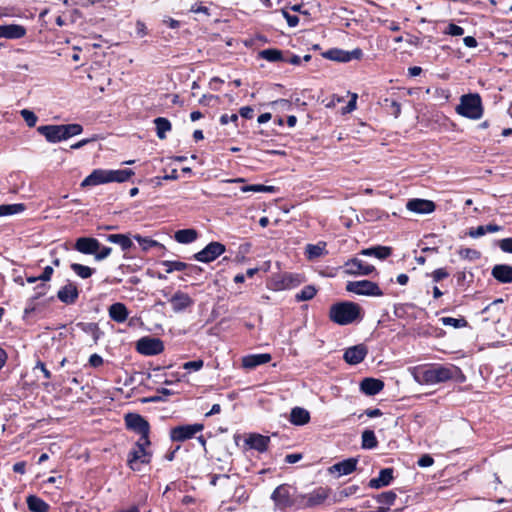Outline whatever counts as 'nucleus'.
<instances>
[{
	"label": "nucleus",
	"instance_id": "1",
	"mask_svg": "<svg viewBox=\"0 0 512 512\" xmlns=\"http://www.w3.org/2000/svg\"><path fill=\"white\" fill-rule=\"evenodd\" d=\"M459 378L464 379L462 371L453 364H435L424 369H419L414 373L416 382L427 385H435Z\"/></svg>",
	"mask_w": 512,
	"mask_h": 512
},
{
	"label": "nucleus",
	"instance_id": "2",
	"mask_svg": "<svg viewBox=\"0 0 512 512\" xmlns=\"http://www.w3.org/2000/svg\"><path fill=\"white\" fill-rule=\"evenodd\" d=\"M39 134L45 137L49 143H58L67 140L73 136L79 135L83 131L80 124H60V125H42L37 127Z\"/></svg>",
	"mask_w": 512,
	"mask_h": 512
},
{
	"label": "nucleus",
	"instance_id": "3",
	"mask_svg": "<svg viewBox=\"0 0 512 512\" xmlns=\"http://www.w3.org/2000/svg\"><path fill=\"white\" fill-rule=\"evenodd\" d=\"M329 318L338 325H348L361 318V307L354 302H339L329 310Z\"/></svg>",
	"mask_w": 512,
	"mask_h": 512
},
{
	"label": "nucleus",
	"instance_id": "4",
	"mask_svg": "<svg viewBox=\"0 0 512 512\" xmlns=\"http://www.w3.org/2000/svg\"><path fill=\"white\" fill-rule=\"evenodd\" d=\"M150 444L151 442L149 437H139L128 454L127 463L132 470L140 471L142 465L150 463L152 454L147 450Z\"/></svg>",
	"mask_w": 512,
	"mask_h": 512
},
{
	"label": "nucleus",
	"instance_id": "5",
	"mask_svg": "<svg viewBox=\"0 0 512 512\" xmlns=\"http://www.w3.org/2000/svg\"><path fill=\"white\" fill-rule=\"evenodd\" d=\"M456 112L466 118L477 120L483 115L482 100L479 94L470 93L462 95Z\"/></svg>",
	"mask_w": 512,
	"mask_h": 512
},
{
	"label": "nucleus",
	"instance_id": "6",
	"mask_svg": "<svg viewBox=\"0 0 512 512\" xmlns=\"http://www.w3.org/2000/svg\"><path fill=\"white\" fill-rule=\"evenodd\" d=\"M346 290L351 293L365 296H382L383 291L377 283L369 280L349 281Z\"/></svg>",
	"mask_w": 512,
	"mask_h": 512
},
{
	"label": "nucleus",
	"instance_id": "7",
	"mask_svg": "<svg viewBox=\"0 0 512 512\" xmlns=\"http://www.w3.org/2000/svg\"><path fill=\"white\" fill-rule=\"evenodd\" d=\"M204 429L203 424H186L179 425L170 430V438L175 442H183L193 438L198 432Z\"/></svg>",
	"mask_w": 512,
	"mask_h": 512
},
{
	"label": "nucleus",
	"instance_id": "8",
	"mask_svg": "<svg viewBox=\"0 0 512 512\" xmlns=\"http://www.w3.org/2000/svg\"><path fill=\"white\" fill-rule=\"evenodd\" d=\"M343 268L345 274L352 276H367L375 270L373 265H370L357 257L347 260L344 263Z\"/></svg>",
	"mask_w": 512,
	"mask_h": 512
},
{
	"label": "nucleus",
	"instance_id": "9",
	"mask_svg": "<svg viewBox=\"0 0 512 512\" xmlns=\"http://www.w3.org/2000/svg\"><path fill=\"white\" fill-rule=\"evenodd\" d=\"M225 246L220 242H210L201 251L194 254L193 258L203 263H210L225 252Z\"/></svg>",
	"mask_w": 512,
	"mask_h": 512
},
{
	"label": "nucleus",
	"instance_id": "10",
	"mask_svg": "<svg viewBox=\"0 0 512 512\" xmlns=\"http://www.w3.org/2000/svg\"><path fill=\"white\" fill-rule=\"evenodd\" d=\"M136 349L143 355H157L164 350V344L159 338L143 337L137 341Z\"/></svg>",
	"mask_w": 512,
	"mask_h": 512
},
{
	"label": "nucleus",
	"instance_id": "11",
	"mask_svg": "<svg viewBox=\"0 0 512 512\" xmlns=\"http://www.w3.org/2000/svg\"><path fill=\"white\" fill-rule=\"evenodd\" d=\"M125 424L128 429L137 432L140 437H149V423L141 415L128 413L125 416Z\"/></svg>",
	"mask_w": 512,
	"mask_h": 512
},
{
	"label": "nucleus",
	"instance_id": "12",
	"mask_svg": "<svg viewBox=\"0 0 512 512\" xmlns=\"http://www.w3.org/2000/svg\"><path fill=\"white\" fill-rule=\"evenodd\" d=\"M291 490L292 488L289 485L282 484L273 491L271 498L278 509L284 510L292 505Z\"/></svg>",
	"mask_w": 512,
	"mask_h": 512
},
{
	"label": "nucleus",
	"instance_id": "13",
	"mask_svg": "<svg viewBox=\"0 0 512 512\" xmlns=\"http://www.w3.org/2000/svg\"><path fill=\"white\" fill-rule=\"evenodd\" d=\"M329 489L318 487L309 494L303 496V508H316L328 498Z\"/></svg>",
	"mask_w": 512,
	"mask_h": 512
},
{
	"label": "nucleus",
	"instance_id": "14",
	"mask_svg": "<svg viewBox=\"0 0 512 512\" xmlns=\"http://www.w3.org/2000/svg\"><path fill=\"white\" fill-rule=\"evenodd\" d=\"M109 175L108 169H95L81 182L80 185L84 188L111 183Z\"/></svg>",
	"mask_w": 512,
	"mask_h": 512
},
{
	"label": "nucleus",
	"instance_id": "15",
	"mask_svg": "<svg viewBox=\"0 0 512 512\" xmlns=\"http://www.w3.org/2000/svg\"><path fill=\"white\" fill-rule=\"evenodd\" d=\"M406 208L416 214H430L435 211L436 205L431 200L414 198L407 202Z\"/></svg>",
	"mask_w": 512,
	"mask_h": 512
},
{
	"label": "nucleus",
	"instance_id": "16",
	"mask_svg": "<svg viewBox=\"0 0 512 512\" xmlns=\"http://www.w3.org/2000/svg\"><path fill=\"white\" fill-rule=\"evenodd\" d=\"M368 353V349L364 344H358L345 350L343 358L350 365L361 363Z\"/></svg>",
	"mask_w": 512,
	"mask_h": 512
},
{
	"label": "nucleus",
	"instance_id": "17",
	"mask_svg": "<svg viewBox=\"0 0 512 512\" xmlns=\"http://www.w3.org/2000/svg\"><path fill=\"white\" fill-rule=\"evenodd\" d=\"M75 250L86 255H95L100 249V242L92 237H80L74 245Z\"/></svg>",
	"mask_w": 512,
	"mask_h": 512
},
{
	"label": "nucleus",
	"instance_id": "18",
	"mask_svg": "<svg viewBox=\"0 0 512 512\" xmlns=\"http://www.w3.org/2000/svg\"><path fill=\"white\" fill-rule=\"evenodd\" d=\"M169 302L172 305V309L174 312L179 313L189 308L194 304L193 299L185 292L177 291L171 298Z\"/></svg>",
	"mask_w": 512,
	"mask_h": 512
},
{
	"label": "nucleus",
	"instance_id": "19",
	"mask_svg": "<svg viewBox=\"0 0 512 512\" xmlns=\"http://www.w3.org/2000/svg\"><path fill=\"white\" fill-rule=\"evenodd\" d=\"M79 296V291L76 284L68 282L61 287L57 293L58 299L65 304H73Z\"/></svg>",
	"mask_w": 512,
	"mask_h": 512
},
{
	"label": "nucleus",
	"instance_id": "20",
	"mask_svg": "<svg viewBox=\"0 0 512 512\" xmlns=\"http://www.w3.org/2000/svg\"><path fill=\"white\" fill-rule=\"evenodd\" d=\"M357 462L358 461L356 458H348L338 463H335L334 465L329 467L328 471L331 474L337 473L338 476L348 475L355 471Z\"/></svg>",
	"mask_w": 512,
	"mask_h": 512
},
{
	"label": "nucleus",
	"instance_id": "21",
	"mask_svg": "<svg viewBox=\"0 0 512 512\" xmlns=\"http://www.w3.org/2000/svg\"><path fill=\"white\" fill-rule=\"evenodd\" d=\"M26 35V28L18 24L0 25V38L20 39Z\"/></svg>",
	"mask_w": 512,
	"mask_h": 512
},
{
	"label": "nucleus",
	"instance_id": "22",
	"mask_svg": "<svg viewBox=\"0 0 512 512\" xmlns=\"http://www.w3.org/2000/svg\"><path fill=\"white\" fill-rule=\"evenodd\" d=\"M384 388V383L375 378H365L360 383V389L369 396L378 394Z\"/></svg>",
	"mask_w": 512,
	"mask_h": 512
},
{
	"label": "nucleus",
	"instance_id": "23",
	"mask_svg": "<svg viewBox=\"0 0 512 512\" xmlns=\"http://www.w3.org/2000/svg\"><path fill=\"white\" fill-rule=\"evenodd\" d=\"M393 480V469L384 468L380 470L378 477L373 478L369 482L371 488L379 489L388 486Z\"/></svg>",
	"mask_w": 512,
	"mask_h": 512
},
{
	"label": "nucleus",
	"instance_id": "24",
	"mask_svg": "<svg viewBox=\"0 0 512 512\" xmlns=\"http://www.w3.org/2000/svg\"><path fill=\"white\" fill-rule=\"evenodd\" d=\"M108 314L109 317L117 323L125 322L129 315L127 307L120 302L110 305L108 308Z\"/></svg>",
	"mask_w": 512,
	"mask_h": 512
},
{
	"label": "nucleus",
	"instance_id": "25",
	"mask_svg": "<svg viewBox=\"0 0 512 512\" xmlns=\"http://www.w3.org/2000/svg\"><path fill=\"white\" fill-rule=\"evenodd\" d=\"M492 276L501 283H512V266L507 264L495 265Z\"/></svg>",
	"mask_w": 512,
	"mask_h": 512
},
{
	"label": "nucleus",
	"instance_id": "26",
	"mask_svg": "<svg viewBox=\"0 0 512 512\" xmlns=\"http://www.w3.org/2000/svg\"><path fill=\"white\" fill-rule=\"evenodd\" d=\"M245 441L250 448L264 452L268 448L270 438L261 434H250Z\"/></svg>",
	"mask_w": 512,
	"mask_h": 512
},
{
	"label": "nucleus",
	"instance_id": "27",
	"mask_svg": "<svg viewBox=\"0 0 512 512\" xmlns=\"http://www.w3.org/2000/svg\"><path fill=\"white\" fill-rule=\"evenodd\" d=\"M271 360V355L268 353L263 354H252L245 356L242 359V365L244 368L253 369L259 365L268 363Z\"/></svg>",
	"mask_w": 512,
	"mask_h": 512
},
{
	"label": "nucleus",
	"instance_id": "28",
	"mask_svg": "<svg viewBox=\"0 0 512 512\" xmlns=\"http://www.w3.org/2000/svg\"><path fill=\"white\" fill-rule=\"evenodd\" d=\"M310 421V413L302 407H294L290 412V422L294 425H305Z\"/></svg>",
	"mask_w": 512,
	"mask_h": 512
},
{
	"label": "nucleus",
	"instance_id": "29",
	"mask_svg": "<svg viewBox=\"0 0 512 512\" xmlns=\"http://www.w3.org/2000/svg\"><path fill=\"white\" fill-rule=\"evenodd\" d=\"M392 253V249L387 246H375L371 248H366L360 251V255L364 256H374L378 259H386Z\"/></svg>",
	"mask_w": 512,
	"mask_h": 512
},
{
	"label": "nucleus",
	"instance_id": "30",
	"mask_svg": "<svg viewBox=\"0 0 512 512\" xmlns=\"http://www.w3.org/2000/svg\"><path fill=\"white\" fill-rule=\"evenodd\" d=\"M198 238V232L195 229H181L175 232L174 239L181 244H190Z\"/></svg>",
	"mask_w": 512,
	"mask_h": 512
},
{
	"label": "nucleus",
	"instance_id": "31",
	"mask_svg": "<svg viewBox=\"0 0 512 512\" xmlns=\"http://www.w3.org/2000/svg\"><path fill=\"white\" fill-rule=\"evenodd\" d=\"M26 503L30 512H47L49 510V505L35 495H29Z\"/></svg>",
	"mask_w": 512,
	"mask_h": 512
},
{
	"label": "nucleus",
	"instance_id": "32",
	"mask_svg": "<svg viewBox=\"0 0 512 512\" xmlns=\"http://www.w3.org/2000/svg\"><path fill=\"white\" fill-rule=\"evenodd\" d=\"M305 252L307 258L310 260L319 258L328 253L326 250L325 242H318L317 244H308L306 246Z\"/></svg>",
	"mask_w": 512,
	"mask_h": 512
},
{
	"label": "nucleus",
	"instance_id": "33",
	"mask_svg": "<svg viewBox=\"0 0 512 512\" xmlns=\"http://www.w3.org/2000/svg\"><path fill=\"white\" fill-rule=\"evenodd\" d=\"M107 241L118 244L123 251H128L133 246L132 240L125 234H110L107 236Z\"/></svg>",
	"mask_w": 512,
	"mask_h": 512
},
{
	"label": "nucleus",
	"instance_id": "34",
	"mask_svg": "<svg viewBox=\"0 0 512 512\" xmlns=\"http://www.w3.org/2000/svg\"><path fill=\"white\" fill-rule=\"evenodd\" d=\"M154 124L156 126L157 137L161 140L166 139V133L172 128L170 121L167 118L158 117L154 119Z\"/></svg>",
	"mask_w": 512,
	"mask_h": 512
},
{
	"label": "nucleus",
	"instance_id": "35",
	"mask_svg": "<svg viewBox=\"0 0 512 512\" xmlns=\"http://www.w3.org/2000/svg\"><path fill=\"white\" fill-rule=\"evenodd\" d=\"M109 174V177L111 178V183H123L129 180L130 177L134 175V171L131 169L109 170Z\"/></svg>",
	"mask_w": 512,
	"mask_h": 512
},
{
	"label": "nucleus",
	"instance_id": "36",
	"mask_svg": "<svg viewBox=\"0 0 512 512\" xmlns=\"http://www.w3.org/2000/svg\"><path fill=\"white\" fill-rule=\"evenodd\" d=\"M323 56L329 60L337 61V62H349V56L347 51L342 49H330L326 51Z\"/></svg>",
	"mask_w": 512,
	"mask_h": 512
},
{
	"label": "nucleus",
	"instance_id": "37",
	"mask_svg": "<svg viewBox=\"0 0 512 512\" xmlns=\"http://www.w3.org/2000/svg\"><path fill=\"white\" fill-rule=\"evenodd\" d=\"M77 327H79L83 332L91 335L95 343L99 340L102 334L96 323H78Z\"/></svg>",
	"mask_w": 512,
	"mask_h": 512
},
{
	"label": "nucleus",
	"instance_id": "38",
	"mask_svg": "<svg viewBox=\"0 0 512 512\" xmlns=\"http://www.w3.org/2000/svg\"><path fill=\"white\" fill-rule=\"evenodd\" d=\"M241 191L246 192H255V193H274L276 191V187L267 186L263 184H252L245 185L241 187Z\"/></svg>",
	"mask_w": 512,
	"mask_h": 512
},
{
	"label": "nucleus",
	"instance_id": "39",
	"mask_svg": "<svg viewBox=\"0 0 512 512\" xmlns=\"http://www.w3.org/2000/svg\"><path fill=\"white\" fill-rule=\"evenodd\" d=\"M362 447L365 449H374L378 445L375 433L372 430L362 432Z\"/></svg>",
	"mask_w": 512,
	"mask_h": 512
},
{
	"label": "nucleus",
	"instance_id": "40",
	"mask_svg": "<svg viewBox=\"0 0 512 512\" xmlns=\"http://www.w3.org/2000/svg\"><path fill=\"white\" fill-rule=\"evenodd\" d=\"M259 56L269 62L283 61L282 52L278 49H265L259 52Z\"/></svg>",
	"mask_w": 512,
	"mask_h": 512
},
{
	"label": "nucleus",
	"instance_id": "41",
	"mask_svg": "<svg viewBox=\"0 0 512 512\" xmlns=\"http://www.w3.org/2000/svg\"><path fill=\"white\" fill-rule=\"evenodd\" d=\"M70 267L73 270V272L82 279H87L91 277L94 273L93 268H90L89 266H85L82 264L72 263Z\"/></svg>",
	"mask_w": 512,
	"mask_h": 512
},
{
	"label": "nucleus",
	"instance_id": "42",
	"mask_svg": "<svg viewBox=\"0 0 512 512\" xmlns=\"http://www.w3.org/2000/svg\"><path fill=\"white\" fill-rule=\"evenodd\" d=\"M162 266L165 267V271L167 273H172L174 271H184L187 268V263L181 261H162Z\"/></svg>",
	"mask_w": 512,
	"mask_h": 512
},
{
	"label": "nucleus",
	"instance_id": "43",
	"mask_svg": "<svg viewBox=\"0 0 512 512\" xmlns=\"http://www.w3.org/2000/svg\"><path fill=\"white\" fill-rule=\"evenodd\" d=\"M316 288L312 285L305 286L299 293L296 294L295 298L298 302L311 300L316 295Z\"/></svg>",
	"mask_w": 512,
	"mask_h": 512
},
{
	"label": "nucleus",
	"instance_id": "44",
	"mask_svg": "<svg viewBox=\"0 0 512 512\" xmlns=\"http://www.w3.org/2000/svg\"><path fill=\"white\" fill-rule=\"evenodd\" d=\"M23 204L0 205V216L13 215L24 211Z\"/></svg>",
	"mask_w": 512,
	"mask_h": 512
},
{
	"label": "nucleus",
	"instance_id": "45",
	"mask_svg": "<svg viewBox=\"0 0 512 512\" xmlns=\"http://www.w3.org/2000/svg\"><path fill=\"white\" fill-rule=\"evenodd\" d=\"M382 105L397 118L401 113V105L396 100L385 98L383 99Z\"/></svg>",
	"mask_w": 512,
	"mask_h": 512
},
{
	"label": "nucleus",
	"instance_id": "46",
	"mask_svg": "<svg viewBox=\"0 0 512 512\" xmlns=\"http://www.w3.org/2000/svg\"><path fill=\"white\" fill-rule=\"evenodd\" d=\"M134 239L140 244L143 250L147 251L152 247L161 246V244L148 237H142L140 235H134Z\"/></svg>",
	"mask_w": 512,
	"mask_h": 512
},
{
	"label": "nucleus",
	"instance_id": "47",
	"mask_svg": "<svg viewBox=\"0 0 512 512\" xmlns=\"http://www.w3.org/2000/svg\"><path fill=\"white\" fill-rule=\"evenodd\" d=\"M441 322L445 326H452L454 328H462L467 325V321L464 318L443 317Z\"/></svg>",
	"mask_w": 512,
	"mask_h": 512
},
{
	"label": "nucleus",
	"instance_id": "48",
	"mask_svg": "<svg viewBox=\"0 0 512 512\" xmlns=\"http://www.w3.org/2000/svg\"><path fill=\"white\" fill-rule=\"evenodd\" d=\"M459 256L463 259H468V260H477L480 258L481 254L479 251L475 250V249H471V248H461L459 250Z\"/></svg>",
	"mask_w": 512,
	"mask_h": 512
},
{
	"label": "nucleus",
	"instance_id": "49",
	"mask_svg": "<svg viewBox=\"0 0 512 512\" xmlns=\"http://www.w3.org/2000/svg\"><path fill=\"white\" fill-rule=\"evenodd\" d=\"M21 116L25 120L28 127H34L36 125V122L38 120V117L36 114L28 109H22L20 111Z\"/></svg>",
	"mask_w": 512,
	"mask_h": 512
},
{
	"label": "nucleus",
	"instance_id": "50",
	"mask_svg": "<svg viewBox=\"0 0 512 512\" xmlns=\"http://www.w3.org/2000/svg\"><path fill=\"white\" fill-rule=\"evenodd\" d=\"M112 252L111 247L101 246L100 249L95 253L94 258L96 261H102L106 259Z\"/></svg>",
	"mask_w": 512,
	"mask_h": 512
},
{
	"label": "nucleus",
	"instance_id": "51",
	"mask_svg": "<svg viewBox=\"0 0 512 512\" xmlns=\"http://www.w3.org/2000/svg\"><path fill=\"white\" fill-rule=\"evenodd\" d=\"M444 33L451 36H461L464 34V29L454 23H450Z\"/></svg>",
	"mask_w": 512,
	"mask_h": 512
},
{
	"label": "nucleus",
	"instance_id": "52",
	"mask_svg": "<svg viewBox=\"0 0 512 512\" xmlns=\"http://www.w3.org/2000/svg\"><path fill=\"white\" fill-rule=\"evenodd\" d=\"M449 276V273L445 268H439L431 273V277L434 282H439Z\"/></svg>",
	"mask_w": 512,
	"mask_h": 512
},
{
	"label": "nucleus",
	"instance_id": "53",
	"mask_svg": "<svg viewBox=\"0 0 512 512\" xmlns=\"http://www.w3.org/2000/svg\"><path fill=\"white\" fill-rule=\"evenodd\" d=\"M185 271L187 276L194 278L199 277L203 272L201 267L192 264H187V268Z\"/></svg>",
	"mask_w": 512,
	"mask_h": 512
},
{
	"label": "nucleus",
	"instance_id": "54",
	"mask_svg": "<svg viewBox=\"0 0 512 512\" xmlns=\"http://www.w3.org/2000/svg\"><path fill=\"white\" fill-rule=\"evenodd\" d=\"M203 365H204L203 360H195V361L185 362L183 364V368L185 370L198 371L203 367Z\"/></svg>",
	"mask_w": 512,
	"mask_h": 512
},
{
	"label": "nucleus",
	"instance_id": "55",
	"mask_svg": "<svg viewBox=\"0 0 512 512\" xmlns=\"http://www.w3.org/2000/svg\"><path fill=\"white\" fill-rule=\"evenodd\" d=\"M499 248L505 253H512V238H505L500 240Z\"/></svg>",
	"mask_w": 512,
	"mask_h": 512
},
{
	"label": "nucleus",
	"instance_id": "56",
	"mask_svg": "<svg viewBox=\"0 0 512 512\" xmlns=\"http://www.w3.org/2000/svg\"><path fill=\"white\" fill-rule=\"evenodd\" d=\"M395 499L396 495L391 491L384 492L380 496V502L383 504H392L395 501Z\"/></svg>",
	"mask_w": 512,
	"mask_h": 512
},
{
	"label": "nucleus",
	"instance_id": "57",
	"mask_svg": "<svg viewBox=\"0 0 512 512\" xmlns=\"http://www.w3.org/2000/svg\"><path fill=\"white\" fill-rule=\"evenodd\" d=\"M282 13L290 27H295L298 25L299 18L296 15H291L285 10H283Z\"/></svg>",
	"mask_w": 512,
	"mask_h": 512
},
{
	"label": "nucleus",
	"instance_id": "58",
	"mask_svg": "<svg viewBox=\"0 0 512 512\" xmlns=\"http://www.w3.org/2000/svg\"><path fill=\"white\" fill-rule=\"evenodd\" d=\"M417 463L420 467H429V466L433 465L434 460L430 455L426 454V455L421 456Z\"/></svg>",
	"mask_w": 512,
	"mask_h": 512
},
{
	"label": "nucleus",
	"instance_id": "59",
	"mask_svg": "<svg viewBox=\"0 0 512 512\" xmlns=\"http://www.w3.org/2000/svg\"><path fill=\"white\" fill-rule=\"evenodd\" d=\"M53 274V268L51 266H46L41 275H39L40 281L47 282L50 280Z\"/></svg>",
	"mask_w": 512,
	"mask_h": 512
},
{
	"label": "nucleus",
	"instance_id": "60",
	"mask_svg": "<svg viewBox=\"0 0 512 512\" xmlns=\"http://www.w3.org/2000/svg\"><path fill=\"white\" fill-rule=\"evenodd\" d=\"M238 121V115L237 114H232V115H228V114H223L221 117H220V123L222 125H226L228 124L229 122H237Z\"/></svg>",
	"mask_w": 512,
	"mask_h": 512
},
{
	"label": "nucleus",
	"instance_id": "61",
	"mask_svg": "<svg viewBox=\"0 0 512 512\" xmlns=\"http://www.w3.org/2000/svg\"><path fill=\"white\" fill-rule=\"evenodd\" d=\"M89 364L92 367H99L103 364V358L98 354H92L89 358Z\"/></svg>",
	"mask_w": 512,
	"mask_h": 512
},
{
	"label": "nucleus",
	"instance_id": "62",
	"mask_svg": "<svg viewBox=\"0 0 512 512\" xmlns=\"http://www.w3.org/2000/svg\"><path fill=\"white\" fill-rule=\"evenodd\" d=\"M486 234L485 225L478 226L470 231L469 235L473 238L481 237Z\"/></svg>",
	"mask_w": 512,
	"mask_h": 512
},
{
	"label": "nucleus",
	"instance_id": "63",
	"mask_svg": "<svg viewBox=\"0 0 512 512\" xmlns=\"http://www.w3.org/2000/svg\"><path fill=\"white\" fill-rule=\"evenodd\" d=\"M253 109L250 106L240 108L239 113L243 118L251 119L253 117Z\"/></svg>",
	"mask_w": 512,
	"mask_h": 512
},
{
	"label": "nucleus",
	"instance_id": "64",
	"mask_svg": "<svg viewBox=\"0 0 512 512\" xmlns=\"http://www.w3.org/2000/svg\"><path fill=\"white\" fill-rule=\"evenodd\" d=\"M35 369H40L41 372L43 373V376L45 379H50L51 378V373L50 371L46 368L45 364L41 361H38L36 366H35Z\"/></svg>",
	"mask_w": 512,
	"mask_h": 512
}]
</instances>
